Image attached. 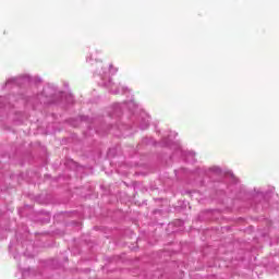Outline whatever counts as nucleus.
<instances>
[{"mask_svg":"<svg viewBox=\"0 0 279 279\" xmlns=\"http://www.w3.org/2000/svg\"><path fill=\"white\" fill-rule=\"evenodd\" d=\"M166 138H167V141H173V140L178 138V133H175L173 131H169Z\"/></svg>","mask_w":279,"mask_h":279,"instance_id":"f257e3e1","label":"nucleus"},{"mask_svg":"<svg viewBox=\"0 0 279 279\" xmlns=\"http://www.w3.org/2000/svg\"><path fill=\"white\" fill-rule=\"evenodd\" d=\"M142 130H147L149 128V123H146L145 125H141Z\"/></svg>","mask_w":279,"mask_h":279,"instance_id":"f03ea898","label":"nucleus"},{"mask_svg":"<svg viewBox=\"0 0 279 279\" xmlns=\"http://www.w3.org/2000/svg\"><path fill=\"white\" fill-rule=\"evenodd\" d=\"M110 71H112V65H110Z\"/></svg>","mask_w":279,"mask_h":279,"instance_id":"7ed1b4c3","label":"nucleus"},{"mask_svg":"<svg viewBox=\"0 0 279 279\" xmlns=\"http://www.w3.org/2000/svg\"><path fill=\"white\" fill-rule=\"evenodd\" d=\"M113 73H117V70H114Z\"/></svg>","mask_w":279,"mask_h":279,"instance_id":"20e7f679","label":"nucleus"}]
</instances>
